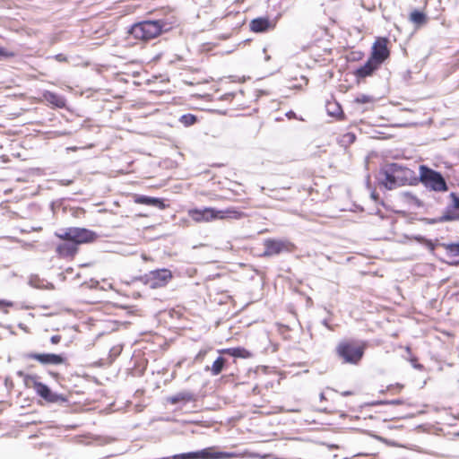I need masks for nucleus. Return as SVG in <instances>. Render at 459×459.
<instances>
[{"label": "nucleus", "instance_id": "obj_7", "mask_svg": "<svg viewBox=\"0 0 459 459\" xmlns=\"http://www.w3.org/2000/svg\"><path fill=\"white\" fill-rule=\"evenodd\" d=\"M264 256H273L282 253H292L297 247L288 239L266 238L264 241Z\"/></svg>", "mask_w": 459, "mask_h": 459}, {"label": "nucleus", "instance_id": "obj_13", "mask_svg": "<svg viewBox=\"0 0 459 459\" xmlns=\"http://www.w3.org/2000/svg\"><path fill=\"white\" fill-rule=\"evenodd\" d=\"M238 457L233 452L216 451L215 447H207L195 452V459H231Z\"/></svg>", "mask_w": 459, "mask_h": 459}, {"label": "nucleus", "instance_id": "obj_14", "mask_svg": "<svg viewBox=\"0 0 459 459\" xmlns=\"http://www.w3.org/2000/svg\"><path fill=\"white\" fill-rule=\"evenodd\" d=\"M238 457L233 452L216 451L215 447H207L195 452V459H231Z\"/></svg>", "mask_w": 459, "mask_h": 459}, {"label": "nucleus", "instance_id": "obj_2", "mask_svg": "<svg viewBox=\"0 0 459 459\" xmlns=\"http://www.w3.org/2000/svg\"><path fill=\"white\" fill-rule=\"evenodd\" d=\"M169 29L170 26H168V24L161 20L143 21L134 24L130 30V33L136 39L148 41L157 38L163 31H168Z\"/></svg>", "mask_w": 459, "mask_h": 459}, {"label": "nucleus", "instance_id": "obj_9", "mask_svg": "<svg viewBox=\"0 0 459 459\" xmlns=\"http://www.w3.org/2000/svg\"><path fill=\"white\" fill-rule=\"evenodd\" d=\"M390 40L386 37H377L376 38L372 47L369 57L382 65L385 63L391 55V51L389 48Z\"/></svg>", "mask_w": 459, "mask_h": 459}, {"label": "nucleus", "instance_id": "obj_35", "mask_svg": "<svg viewBox=\"0 0 459 459\" xmlns=\"http://www.w3.org/2000/svg\"><path fill=\"white\" fill-rule=\"evenodd\" d=\"M62 340V336L60 334H55L50 338V342L52 344H58Z\"/></svg>", "mask_w": 459, "mask_h": 459}, {"label": "nucleus", "instance_id": "obj_37", "mask_svg": "<svg viewBox=\"0 0 459 459\" xmlns=\"http://www.w3.org/2000/svg\"><path fill=\"white\" fill-rule=\"evenodd\" d=\"M55 59L58 62H67V57L64 54L56 55Z\"/></svg>", "mask_w": 459, "mask_h": 459}, {"label": "nucleus", "instance_id": "obj_29", "mask_svg": "<svg viewBox=\"0 0 459 459\" xmlns=\"http://www.w3.org/2000/svg\"><path fill=\"white\" fill-rule=\"evenodd\" d=\"M15 56H16V53L14 51L0 47V59L13 58Z\"/></svg>", "mask_w": 459, "mask_h": 459}, {"label": "nucleus", "instance_id": "obj_1", "mask_svg": "<svg viewBox=\"0 0 459 459\" xmlns=\"http://www.w3.org/2000/svg\"><path fill=\"white\" fill-rule=\"evenodd\" d=\"M367 343L363 341L344 339L335 347V354L343 364L359 365L363 359Z\"/></svg>", "mask_w": 459, "mask_h": 459}, {"label": "nucleus", "instance_id": "obj_34", "mask_svg": "<svg viewBox=\"0 0 459 459\" xmlns=\"http://www.w3.org/2000/svg\"><path fill=\"white\" fill-rule=\"evenodd\" d=\"M450 198L452 199L453 201V206L455 208V209H459V197L456 195V194L455 193H451L450 194Z\"/></svg>", "mask_w": 459, "mask_h": 459}, {"label": "nucleus", "instance_id": "obj_15", "mask_svg": "<svg viewBox=\"0 0 459 459\" xmlns=\"http://www.w3.org/2000/svg\"><path fill=\"white\" fill-rule=\"evenodd\" d=\"M394 170L392 165L389 164L380 173V184L386 189L392 190L401 186L399 181L396 179V174H394Z\"/></svg>", "mask_w": 459, "mask_h": 459}, {"label": "nucleus", "instance_id": "obj_12", "mask_svg": "<svg viewBox=\"0 0 459 459\" xmlns=\"http://www.w3.org/2000/svg\"><path fill=\"white\" fill-rule=\"evenodd\" d=\"M56 254L59 258L73 260L79 251V247L71 240H62L56 244Z\"/></svg>", "mask_w": 459, "mask_h": 459}, {"label": "nucleus", "instance_id": "obj_33", "mask_svg": "<svg viewBox=\"0 0 459 459\" xmlns=\"http://www.w3.org/2000/svg\"><path fill=\"white\" fill-rule=\"evenodd\" d=\"M356 137L353 134L348 133L342 136V141L348 143H352L355 141Z\"/></svg>", "mask_w": 459, "mask_h": 459}, {"label": "nucleus", "instance_id": "obj_21", "mask_svg": "<svg viewBox=\"0 0 459 459\" xmlns=\"http://www.w3.org/2000/svg\"><path fill=\"white\" fill-rule=\"evenodd\" d=\"M218 352L220 354H227V355L232 356L234 358H242V359H247L251 356L250 351H248L247 349H245L243 347L222 349V350H219Z\"/></svg>", "mask_w": 459, "mask_h": 459}, {"label": "nucleus", "instance_id": "obj_5", "mask_svg": "<svg viewBox=\"0 0 459 459\" xmlns=\"http://www.w3.org/2000/svg\"><path fill=\"white\" fill-rule=\"evenodd\" d=\"M56 236L61 240L73 241L78 247L82 244L92 243L98 238L96 232L85 228L78 227L67 228L62 232L56 233Z\"/></svg>", "mask_w": 459, "mask_h": 459}, {"label": "nucleus", "instance_id": "obj_18", "mask_svg": "<svg viewBox=\"0 0 459 459\" xmlns=\"http://www.w3.org/2000/svg\"><path fill=\"white\" fill-rule=\"evenodd\" d=\"M441 247L446 250V256L450 259L449 264H459V243H442Z\"/></svg>", "mask_w": 459, "mask_h": 459}, {"label": "nucleus", "instance_id": "obj_17", "mask_svg": "<svg viewBox=\"0 0 459 459\" xmlns=\"http://www.w3.org/2000/svg\"><path fill=\"white\" fill-rule=\"evenodd\" d=\"M273 28L274 23L267 17H258L250 22V29L254 32H264Z\"/></svg>", "mask_w": 459, "mask_h": 459}, {"label": "nucleus", "instance_id": "obj_16", "mask_svg": "<svg viewBox=\"0 0 459 459\" xmlns=\"http://www.w3.org/2000/svg\"><path fill=\"white\" fill-rule=\"evenodd\" d=\"M380 66V64L376 63V61L368 57V61L363 65L356 69L354 75L358 79H364L371 76Z\"/></svg>", "mask_w": 459, "mask_h": 459}, {"label": "nucleus", "instance_id": "obj_38", "mask_svg": "<svg viewBox=\"0 0 459 459\" xmlns=\"http://www.w3.org/2000/svg\"><path fill=\"white\" fill-rule=\"evenodd\" d=\"M411 362H412V365L414 368L420 369V370L423 369V365L418 363L417 359H411Z\"/></svg>", "mask_w": 459, "mask_h": 459}, {"label": "nucleus", "instance_id": "obj_26", "mask_svg": "<svg viewBox=\"0 0 459 459\" xmlns=\"http://www.w3.org/2000/svg\"><path fill=\"white\" fill-rule=\"evenodd\" d=\"M326 109L328 114L333 117H340L343 116L341 106L336 102H328L326 104Z\"/></svg>", "mask_w": 459, "mask_h": 459}, {"label": "nucleus", "instance_id": "obj_31", "mask_svg": "<svg viewBox=\"0 0 459 459\" xmlns=\"http://www.w3.org/2000/svg\"><path fill=\"white\" fill-rule=\"evenodd\" d=\"M173 459H195V452L176 455Z\"/></svg>", "mask_w": 459, "mask_h": 459}, {"label": "nucleus", "instance_id": "obj_10", "mask_svg": "<svg viewBox=\"0 0 459 459\" xmlns=\"http://www.w3.org/2000/svg\"><path fill=\"white\" fill-rule=\"evenodd\" d=\"M391 165L401 186H415L419 183L418 176L412 169L397 163H391Z\"/></svg>", "mask_w": 459, "mask_h": 459}, {"label": "nucleus", "instance_id": "obj_23", "mask_svg": "<svg viewBox=\"0 0 459 459\" xmlns=\"http://www.w3.org/2000/svg\"><path fill=\"white\" fill-rule=\"evenodd\" d=\"M226 359L223 357H218L211 367L207 366L205 370H210L212 376L220 375L225 368Z\"/></svg>", "mask_w": 459, "mask_h": 459}, {"label": "nucleus", "instance_id": "obj_28", "mask_svg": "<svg viewBox=\"0 0 459 459\" xmlns=\"http://www.w3.org/2000/svg\"><path fill=\"white\" fill-rule=\"evenodd\" d=\"M374 100L372 96L361 94L355 98L354 102L357 104H368L374 102Z\"/></svg>", "mask_w": 459, "mask_h": 459}, {"label": "nucleus", "instance_id": "obj_36", "mask_svg": "<svg viewBox=\"0 0 459 459\" xmlns=\"http://www.w3.org/2000/svg\"><path fill=\"white\" fill-rule=\"evenodd\" d=\"M206 354H207V351H205V350L200 351L198 352V354L196 355L195 359L202 361L204 359V358L206 356Z\"/></svg>", "mask_w": 459, "mask_h": 459}, {"label": "nucleus", "instance_id": "obj_11", "mask_svg": "<svg viewBox=\"0 0 459 459\" xmlns=\"http://www.w3.org/2000/svg\"><path fill=\"white\" fill-rule=\"evenodd\" d=\"M26 358L36 360L42 365H62L66 362L65 356L62 354L30 352L26 355Z\"/></svg>", "mask_w": 459, "mask_h": 459}, {"label": "nucleus", "instance_id": "obj_30", "mask_svg": "<svg viewBox=\"0 0 459 459\" xmlns=\"http://www.w3.org/2000/svg\"><path fill=\"white\" fill-rule=\"evenodd\" d=\"M404 388V385L396 383L394 385H390L387 386V390L392 394H399Z\"/></svg>", "mask_w": 459, "mask_h": 459}, {"label": "nucleus", "instance_id": "obj_20", "mask_svg": "<svg viewBox=\"0 0 459 459\" xmlns=\"http://www.w3.org/2000/svg\"><path fill=\"white\" fill-rule=\"evenodd\" d=\"M409 21L416 29H420L428 23L429 17L423 11L415 9L410 13Z\"/></svg>", "mask_w": 459, "mask_h": 459}, {"label": "nucleus", "instance_id": "obj_3", "mask_svg": "<svg viewBox=\"0 0 459 459\" xmlns=\"http://www.w3.org/2000/svg\"><path fill=\"white\" fill-rule=\"evenodd\" d=\"M418 179L426 188L434 192H446L448 189L447 184L441 173L426 165L420 166Z\"/></svg>", "mask_w": 459, "mask_h": 459}, {"label": "nucleus", "instance_id": "obj_25", "mask_svg": "<svg viewBox=\"0 0 459 459\" xmlns=\"http://www.w3.org/2000/svg\"><path fill=\"white\" fill-rule=\"evenodd\" d=\"M193 400V395L189 393H178L173 396L167 398V402L170 404H177L179 403H188Z\"/></svg>", "mask_w": 459, "mask_h": 459}, {"label": "nucleus", "instance_id": "obj_19", "mask_svg": "<svg viewBox=\"0 0 459 459\" xmlns=\"http://www.w3.org/2000/svg\"><path fill=\"white\" fill-rule=\"evenodd\" d=\"M42 96L44 100L54 108H64L66 106L65 99L56 92L46 91L43 92Z\"/></svg>", "mask_w": 459, "mask_h": 459}, {"label": "nucleus", "instance_id": "obj_6", "mask_svg": "<svg viewBox=\"0 0 459 459\" xmlns=\"http://www.w3.org/2000/svg\"><path fill=\"white\" fill-rule=\"evenodd\" d=\"M24 381L28 387L32 388L38 395L48 403H54L65 401L61 395L53 393L47 385L39 382L36 376H26Z\"/></svg>", "mask_w": 459, "mask_h": 459}, {"label": "nucleus", "instance_id": "obj_4", "mask_svg": "<svg viewBox=\"0 0 459 459\" xmlns=\"http://www.w3.org/2000/svg\"><path fill=\"white\" fill-rule=\"evenodd\" d=\"M188 215L195 222H208L217 219H237L240 217V212L231 209L220 211L214 208L207 207L204 209H191L188 211Z\"/></svg>", "mask_w": 459, "mask_h": 459}, {"label": "nucleus", "instance_id": "obj_27", "mask_svg": "<svg viewBox=\"0 0 459 459\" xmlns=\"http://www.w3.org/2000/svg\"><path fill=\"white\" fill-rule=\"evenodd\" d=\"M179 121L185 126H190L196 123L197 118L193 114H185L180 117Z\"/></svg>", "mask_w": 459, "mask_h": 459}, {"label": "nucleus", "instance_id": "obj_32", "mask_svg": "<svg viewBox=\"0 0 459 459\" xmlns=\"http://www.w3.org/2000/svg\"><path fill=\"white\" fill-rule=\"evenodd\" d=\"M13 302L0 299V309L4 310L5 313L8 312L7 308L13 307Z\"/></svg>", "mask_w": 459, "mask_h": 459}, {"label": "nucleus", "instance_id": "obj_22", "mask_svg": "<svg viewBox=\"0 0 459 459\" xmlns=\"http://www.w3.org/2000/svg\"><path fill=\"white\" fill-rule=\"evenodd\" d=\"M134 201L139 204L152 205L157 206L159 208H164V204L162 200L155 197H150L145 195H135L134 196Z\"/></svg>", "mask_w": 459, "mask_h": 459}, {"label": "nucleus", "instance_id": "obj_24", "mask_svg": "<svg viewBox=\"0 0 459 459\" xmlns=\"http://www.w3.org/2000/svg\"><path fill=\"white\" fill-rule=\"evenodd\" d=\"M402 200L404 204L420 208L423 206L422 201H420L415 195L411 192H404L402 194Z\"/></svg>", "mask_w": 459, "mask_h": 459}, {"label": "nucleus", "instance_id": "obj_8", "mask_svg": "<svg viewBox=\"0 0 459 459\" xmlns=\"http://www.w3.org/2000/svg\"><path fill=\"white\" fill-rule=\"evenodd\" d=\"M173 278L172 272L162 268L150 271L143 276V281L152 289H158L166 286Z\"/></svg>", "mask_w": 459, "mask_h": 459}]
</instances>
